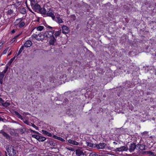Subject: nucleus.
<instances>
[{"label":"nucleus","mask_w":156,"mask_h":156,"mask_svg":"<svg viewBox=\"0 0 156 156\" xmlns=\"http://www.w3.org/2000/svg\"><path fill=\"white\" fill-rule=\"evenodd\" d=\"M30 124L32 125V126L36 130H38V127H37L35 125H34V124L31 123Z\"/></svg>","instance_id":"nucleus-44"},{"label":"nucleus","mask_w":156,"mask_h":156,"mask_svg":"<svg viewBox=\"0 0 156 156\" xmlns=\"http://www.w3.org/2000/svg\"><path fill=\"white\" fill-rule=\"evenodd\" d=\"M39 12L41 14L44 15H45L47 13V11L44 8H41V7L40 9V11H39Z\"/></svg>","instance_id":"nucleus-17"},{"label":"nucleus","mask_w":156,"mask_h":156,"mask_svg":"<svg viewBox=\"0 0 156 156\" xmlns=\"http://www.w3.org/2000/svg\"><path fill=\"white\" fill-rule=\"evenodd\" d=\"M10 134L12 135H13V134H14V133H13V132H10Z\"/></svg>","instance_id":"nucleus-56"},{"label":"nucleus","mask_w":156,"mask_h":156,"mask_svg":"<svg viewBox=\"0 0 156 156\" xmlns=\"http://www.w3.org/2000/svg\"><path fill=\"white\" fill-rule=\"evenodd\" d=\"M73 17H74V18H73V20H75V17H75V16L74 15L73 16Z\"/></svg>","instance_id":"nucleus-59"},{"label":"nucleus","mask_w":156,"mask_h":156,"mask_svg":"<svg viewBox=\"0 0 156 156\" xmlns=\"http://www.w3.org/2000/svg\"><path fill=\"white\" fill-rule=\"evenodd\" d=\"M96 147L98 149H103L106 146V144L105 143H100L99 144H96Z\"/></svg>","instance_id":"nucleus-7"},{"label":"nucleus","mask_w":156,"mask_h":156,"mask_svg":"<svg viewBox=\"0 0 156 156\" xmlns=\"http://www.w3.org/2000/svg\"><path fill=\"white\" fill-rule=\"evenodd\" d=\"M42 133L44 134H45L46 135H47L48 136H51V133H50L48 132L46 130H42Z\"/></svg>","instance_id":"nucleus-23"},{"label":"nucleus","mask_w":156,"mask_h":156,"mask_svg":"<svg viewBox=\"0 0 156 156\" xmlns=\"http://www.w3.org/2000/svg\"><path fill=\"white\" fill-rule=\"evenodd\" d=\"M44 29V27L43 26H39L37 27H36L34 28L32 31H33L34 30L36 29L37 30L41 31Z\"/></svg>","instance_id":"nucleus-16"},{"label":"nucleus","mask_w":156,"mask_h":156,"mask_svg":"<svg viewBox=\"0 0 156 156\" xmlns=\"http://www.w3.org/2000/svg\"><path fill=\"white\" fill-rule=\"evenodd\" d=\"M13 13V11L12 9H10L7 12V14L8 15H11Z\"/></svg>","instance_id":"nucleus-36"},{"label":"nucleus","mask_w":156,"mask_h":156,"mask_svg":"<svg viewBox=\"0 0 156 156\" xmlns=\"http://www.w3.org/2000/svg\"><path fill=\"white\" fill-rule=\"evenodd\" d=\"M32 7L35 12H39L40 11V9L41 8L40 5L37 3H36L34 5L32 6Z\"/></svg>","instance_id":"nucleus-3"},{"label":"nucleus","mask_w":156,"mask_h":156,"mask_svg":"<svg viewBox=\"0 0 156 156\" xmlns=\"http://www.w3.org/2000/svg\"><path fill=\"white\" fill-rule=\"evenodd\" d=\"M87 146L91 147H96V144H92L90 142H87Z\"/></svg>","instance_id":"nucleus-18"},{"label":"nucleus","mask_w":156,"mask_h":156,"mask_svg":"<svg viewBox=\"0 0 156 156\" xmlns=\"http://www.w3.org/2000/svg\"><path fill=\"white\" fill-rule=\"evenodd\" d=\"M36 4L35 0H30V5L31 7Z\"/></svg>","instance_id":"nucleus-37"},{"label":"nucleus","mask_w":156,"mask_h":156,"mask_svg":"<svg viewBox=\"0 0 156 156\" xmlns=\"http://www.w3.org/2000/svg\"><path fill=\"white\" fill-rule=\"evenodd\" d=\"M11 54H12V52L10 51V52L8 54V55H10Z\"/></svg>","instance_id":"nucleus-60"},{"label":"nucleus","mask_w":156,"mask_h":156,"mask_svg":"<svg viewBox=\"0 0 156 156\" xmlns=\"http://www.w3.org/2000/svg\"><path fill=\"white\" fill-rule=\"evenodd\" d=\"M61 33V30H59L58 31H56L55 34V36L56 38L58 36H59Z\"/></svg>","instance_id":"nucleus-29"},{"label":"nucleus","mask_w":156,"mask_h":156,"mask_svg":"<svg viewBox=\"0 0 156 156\" xmlns=\"http://www.w3.org/2000/svg\"><path fill=\"white\" fill-rule=\"evenodd\" d=\"M3 79H0V83L2 84L3 83Z\"/></svg>","instance_id":"nucleus-53"},{"label":"nucleus","mask_w":156,"mask_h":156,"mask_svg":"<svg viewBox=\"0 0 156 156\" xmlns=\"http://www.w3.org/2000/svg\"><path fill=\"white\" fill-rule=\"evenodd\" d=\"M16 39H15L14 37L12 39V42H15L16 41Z\"/></svg>","instance_id":"nucleus-54"},{"label":"nucleus","mask_w":156,"mask_h":156,"mask_svg":"<svg viewBox=\"0 0 156 156\" xmlns=\"http://www.w3.org/2000/svg\"><path fill=\"white\" fill-rule=\"evenodd\" d=\"M56 79L53 77H50V81L51 83H54L56 82Z\"/></svg>","instance_id":"nucleus-31"},{"label":"nucleus","mask_w":156,"mask_h":156,"mask_svg":"<svg viewBox=\"0 0 156 156\" xmlns=\"http://www.w3.org/2000/svg\"><path fill=\"white\" fill-rule=\"evenodd\" d=\"M64 101H66V102H67V101H68V100L67 99H64Z\"/></svg>","instance_id":"nucleus-57"},{"label":"nucleus","mask_w":156,"mask_h":156,"mask_svg":"<svg viewBox=\"0 0 156 156\" xmlns=\"http://www.w3.org/2000/svg\"><path fill=\"white\" fill-rule=\"evenodd\" d=\"M2 154L0 151V156H2Z\"/></svg>","instance_id":"nucleus-63"},{"label":"nucleus","mask_w":156,"mask_h":156,"mask_svg":"<svg viewBox=\"0 0 156 156\" xmlns=\"http://www.w3.org/2000/svg\"><path fill=\"white\" fill-rule=\"evenodd\" d=\"M62 28H63L62 33H66V32H65V31H64V30H66L67 31V32H68V31L69 30V28L66 26H64Z\"/></svg>","instance_id":"nucleus-27"},{"label":"nucleus","mask_w":156,"mask_h":156,"mask_svg":"<svg viewBox=\"0 0 156 156\" xmlns=\"http://www.w3.org/2000/svg\"><path fill=\"white\" fill-rule=\"evenodd\" d=\"M29 113L28 112H27V113H26V114H27V115H29Z\"/></svg>","instance_id":"nucleus-64"},{"label":"nucleus","mask_w":156,"mask_h":156,"mask_svg":"<svg viewBox=\"0 0 156 156\" xmlns=\"http://www.w3.org/2000/svg\"><path fill=\"white\" fill-rule=\"evenodd\" d=\"M128 149V148L127 147L125 146H123L121 147H120L116 148L115 150H113L114 151H126Z\"/></svg>","instance_id":"nucleus-2"},{"label":"nucleus","mask_w":156,"mask_h":156,"mask_svg":"<svg viewBox=\"0 0 156 156\" xmlns=\"http://www.w3.org/2000/svg\"><path fill=\"white\" fill-rule=\"evenodd\" d=\"M10 105V104L9 102H4L2 104V106H3L4 107H7L8 106H9Z\"/></svg>","instance_id":"nucleus-28"},{"label":"nucleus","mask_w":156,"mask_h":156,"mask_svg":"<svg viewBox=\"0 0 156 156\" xmlns=\"http://www.w3.org/2000/svg\"><path fill=\"white\" fill-rule=\"evenodd\" d=\"M9 49V48L8 47L6 49H5L3 51V54H5L7 53V51Z\"/></svg>","instance_id":"nucleus-46"},{"label":"nucleus","mask_w":156,"mask_h":156,"mask_svg":"<svg viewBox=\"0 0 156 156\" xmlns=\"http://www.w3.org/2000/svg\"><path fill=\"white\" fill-rule=\"evenodd\" d=\"M57 22L58 23H63L62 20L59 17H57Z\"/></svg>","instance_id":"nucleus-35"},{"label":"nucleus","mask_w":156,"mask_h":156,"mask_svg":"<svg viewBox=\"0 0 156 156\" xmlns=\"http://www.w3.org/2000/svg\"><path fill=\"white\" fill-rule=\"evenodd\" d=\"M4 102V101L3 99L1 98H0V105H2Z\"/></svg>","instance_id":"nucleus-47"},{"label":"nucleus","mask_w":156,"mask_h":156,"mask_svg":"<svg viewBox=\"0 0 156 156\" xmlns=\"http://www.w3.org/2000/svg\"><path fill=\"white\" fill-rule=\"evenodd\" d=\"M24 46L23 45L21 47V48H20V49L19 50V51L18 53V54L17 55V56H18L21 53V52H22V51L24 49Z\"/></svg>","instance_id":"nucleus-30"},{"label":"nucleus","mask_w":156,"mask_h":156,"mask_svg":"<svg viewBox=\"0 0 156 156\" xmlns=\"http://www.w3.org/2000/svg\"><path fill=\"white\" fill-rule=\"evenodd\" d=\"M15 114L16 115L17 117L20 119L21 120L23 119V118L22 116L20 115L18 112L15 111Z\"/></svg>","instance_id":"nucleus-24"},{"label":"nucleus","mask_w":156,"mask_h":156,"mask_svg":"<svg viewBox=\"0 0 156 156\" xmlns=\"http://www.w3.org/2000/svg\"><path fill=\"white\" fill-rule=\"evenodd\" d=\"M21 2L17 1L15 4H12V5H13L15 7V8L17 9V8L21 5Z\"/></svg>","instance_id":"nucleus-21"},{"label":"nucleus","mask_w":156,"mask_h":156,"mask_svg":"<svg viewBox=\"0 0 156 156\" xmlns=\"http://www.w3.org/2000/svg\"><path fill=\"white\" fill-rule=\"evenodd\" d=\"M46 140V138L44 136H40V137L38 140L39 142H43L44 141Z\"/></svg>","instance_id":"nucleus-25"},{"label":"nucleus","mask_w":156,"mask_h":156,"mask_svg":"<svg viewBox=\"0 0 156 156\" xmlns=\"http://www.w3.org/2000/svg\"><path fill=\"white\" fill-rule=\"evenodd\" d=\"M32 43L31 41L30 40H27L24 43V47L28 48L30 47L32 45Z\"/></svg>","instance_id":"nucleus-10"},{"label":"nucleus","mask_w":156,"mask_h":156,"mask_svg":"<svg viewBox=\"0 0 156 156\" xmlns=\"http://www.w3.org/2000/svg\"><path fill=\"white\" fill-rule=\"evenodd\" d=\"M47 143L49 144L51 146L55 147L57 146V144L55 142L52 140H49L47 141Z\"/></svg>","instance_id":"nucleus-12"},{"label":"nucleus","mask_w":156,"mask_h":156,"mask_svg":"<svg viewBox=\"0 0 156 156\" xmlns=\"http://www.w3.org/2000/svg\"><path fill=\"white\" fill-rule=\"evenodd\" d=\"M47 16L51 17L53 20L55 19V16L54 14L51 12H47L46 14Z\"/></svg>","instance_id":"nucleus-19"},{"label":"nucleus","mask_w":156,"mask_h":156,"mask_svg":"<svg viewBox=\"0 0 156 156\" xmlns=\"http://www.w3.org/2000/svg\"><path fill=\"white\" fill-rule=\"evenodd\" d=\"M47 28H48V31L50 30H53V29H54V27H52L50 26H47Z\"/></svg>","instance_id":"nucleus-43"},{"label":"nucleus","mask_w":156,"mask_h":156,"mask_svg":"<svg viewBox=\"0 0 156 156\" xmlns=\"http://www.w3.org/2000/svg\"><path fill=\"white\" fill-rule=\"evenodd\" d=\"M16 32V30H15V29H13V30L12 31H11V33L12 34H13L14 33H15Z\"/></svg>","instance_id":"nucleus-52"},{"label":"nucleus","mask_w":156,"mask_h":156,"mask_svg":"<svg viewBox=\"0 0 156 156\" xmlns=\"http://www.w3.org/2000/svg\"><path fill=\"white\" fill-rule=\"evenodd\" d=\"M12 150L13 154L12 156H16V151L14 150V148L13 147H12Z\"/></svg>","instance_id":"nucleus-34"},{"label":"nucleus","mask_w":156,"mask_h":156,"mask_svg":"<svg viewBox=\"0 0 156 156\" xmlns=\"http://www.w3.org/2000/svg\"><path fill=\"white\" fill-rule=\"evenodd\" d=\"M3 119L2 118L0 117V121H3Z\"/></svg>","instance_id":"nucleus-55"},{"label":"nucleus","mask_w":156,"mask_h":156,"mask_svg":"<svg viewBox=\"0 0 156 156\" xmlns=\"http://www.w3.org/2000/svg\"><path fill=\"white\" fill-rule=\"evenodd\" d=\"M20 13L25 14L26 13V10L24 8H20Z\"/></svg>","instance_id":"nucleus-22"},{"label":"nucleus","mask_w":156,"mask_h":156,"mask_svg":"<svg viewBox=\"0 0 156 156\" xmlns=\"http://www.w3.org/2000/svg\"><path fill=\"white\" fill-rule=\"evenodd\" d=\"M5 156H8L7 154V153L6 151L5 152Z\"/></svg>","instance_id":"nucleus-62"},{"label":"nucleus","mask_w":156,"mask_h":156,"mask_svg":"<svg viewBox=\"0 0 156 156\" xmlns=\"http://www.w3.org/2000/svg\"><path fill=\"white\" fill-rule=\"evenodd\" d=\"M137 147L138 148L139 150H144L146 149V146L142 144H137L136 145Z\"/></svg>","instance_id":"nucleus-9"},{"label":"nucleus","mask_w":156,"mask_h":156,"mask_svg":"<svg viewBox=\"0 0 156 156\" xmlns=\"http://www.w3.org/2000/svg\"><path fill=\"white\" fill-rule=\"evenodd\" d=\"M89 156H101L100 155L96 154L94 152H91V153L90 154Z\"/></svg>","instance_id":"nucleus-32"},{"label":"nucleus","mask_w":156,"mask_h":156,"mask_svg":"<svg viewBox=\"0 0 156 156\" xmlns=\"http://www.w3.org/2000/svg\"><path fill=\"white\" fill-rule=\"evenodd\" d=\"M23 122L25 124L28 125H30V122L28 120H27L23 118V119H22Z\"/></svg>","instance_id":"nucleus-26"},{"label":"nucleus","mask_w":156,"mask_h":156,"mask_svg":"<svg viewBox=\"0 0 156 156\" xmlns=\"http://www.w3.org/2000/svg\"><path fill=\"white\" fill-rule=\"evenodd\" d=\"M32 137H33L35 138V139H37L38 140L39 137H40V136L39 135H32Z\"/></svg>","instance_id":"nucleus-40"},{"label":"nucleus","mask_w":156,"mask_h":156,"mask_svg":"<svg viewBox=\"0 0 156 156\" xmlns=\"http://www.w3.org/2000/svg\"><path fill=\"white\" fill-rule=\"evenodd\" d=\"M113 144H117L118 143L116 142H113Z\"/></svg>","instance_id":"nucleus-61"},{"label":"nucleus","mask_w":156,"mask_h":156,"mask_svg":"<svg viewBox=\"0 0 156 156\" xmlns=\"http://www.w3.org/2000/svg\"><path fill=\"white\" fill-rule=\"evenodd\" d=\"M29 131L31 132H33V133H36L37 134H39V133L38 132L35 131H34V130H33L32 129H30Z\"/></svg>","instance_id":"nucleus-45"},{"label":"nucleus","mask_w":156,"mask_h":156,"mask_svg":"<svg viewBox=\"0 0 156 156\" xmlns=\"http://www.w3.org/2000/svg\"><path fill=\"white\" fill-rule=\"evenodd\" d=\"M12 146L11 145H9L8 146V147H7L6 149L7 152L8 153V154L10 156H12V154L11 153V150H12Z\"/></svg>","instance_id":"nucleus-11"},{"label":"nucleus","mask_w":156,"mask_h":156,"mask_svg":"<svg viewBox=\"0 0 156 156\" xmlns=\"http://www.w3.org/2000/svg\"><path fill=\"white\" fill-rule=\"evenodd\" d=\"M4 74L2 72H0V79H3Z\"/></svg>","instance_id":"nucleus-42"},{"label":"nucleus","mask_w":156,"mask_h":156,"mask_svg":"<svg viewBox=\"0 0 156 156\" xmlns=\"http://www.w3.org/2000/svg\"><path fill=\"white\" fill-rule=\"evenodd\" d=\"M44 26H45L46 27H47V26H49L48 24H44Z\"/></svg>","instance_id":"nucleus-58"},{"label":"nucleus","mask_w":156,"mask_h":156,"mask_svg":"<svg viewBox=\"0 0 156 156\" xmlns=\"http://www.w3.org/2000/svg\"><path fill=\"white\" fill-rule=\"evenodd\" d=\"M56 40L54 36H53L51 39L49 41V44L50 45H53L56 42Z\"/></svg>","instance_id":"nucleus-14"},{"label":"nucleus","mask_w":156,"mask_h":156,"mask_svg":"<svg viewBox=\"0 0 156 156\" xmlns=\"http://www.w3.org/2000/svg\"><path fill=\"white\" fill-rule=\"evenodd\" d=\"M137 147L136 145L134 143L131 144L128 148L130 152H133L135 148Z\"/></svg>","instance_id":"nucleus-4"},{"label":"nucleus","mask_w":156,"mask_h":156,"mask_svg":"<svg viewBox=\"0 0 156 156\" xmlns=\"http://www.w3.org/2000/svg\"><path fill=\"white\" fill-rule=\"evenodd\" d=\"M32 37L33 38H34L36 39L38 41H43L44 40V38H38L37 34H34L32 35Z\"/></svg>","instance_id":"nucleus-15"},{"label":"nucleus","mask_w":156,"mask_h":156,"mask_svg":"<svg viewBox=\"0 0 156 156\" xmlns=\"http://www.w3.org/2000/svg\"><path fill=\"white\" fill-rule=\"evenodd\" d=\"M53 138H54V139H57L62 142H64L65 141V140L62 137L57 136L55 135L53 136Z\"/></svg>","instance_id":"nucleus-20"},{"label":"nucleus","mask_w":156,"mask_h":156,"mask_svg":"<svg viewBox=\"0 0 156 156\" xmlns=\"http://www.w3.org/2000/svg\"><path fill=\"white\" fill-rule=\"evenodd\" d=\"M44 34V33L43 32H42L40 33L39 34H37L38 36H39L40 37L39 38H42L43 37H44V36L43 35Z\"/></svg>","instance_id":"nucleus-33"},{"label":"nucleus","mask_w":156,"mask_h":156,"mask_svg":"<svg viewBox=\"0 0 156 156\" xmlns=\"http://www.w3.org/2000/svg\"><path fill=\"white\" fill-rule=\"evenodd\" d=\"M150 151H145V153L147 154H149Z\"/></svg>","instance_id":"nucleus-51"},{"label":"nucleus","mask_w":156,"mask_h":156,"mask_svg":"<svg viewBox=\"0 0 156 156\" xmlns=\"http://www.w3.org/2000/svg\"><path fill=\"white\" fill-rule=\"evenodd\" d=\"M26 6L27 8L31 12H32V13H33L34 12H32V10L30 9L28 6H27V4H26Z\"/></svg>","instance_id":"nucleus-50"},{"label":"nucleus","mask_w":156,"mask_h":156,"mask_svg":"<svg viewBox=\"0 0 156 156\" xmlns=\"http://www.w3.org/2000/svg\"><path fill=\"white\" fill-rule=\"evenodd\" d=\"M149 154V156H154L156 155V153L151 151Z\"/></svg>","instance_id":"nucleus-41"},{"label":"nucleus","mask_w":156,"mask_h":156,"mask_svg":"<svg viewBox=\"0 0 156 156\" xmlns=\"http://www.w3.org/2000/svg\"><path fill=\"white\" fill-rule=\"evenodd\" d=\"M35 84H37L39 86H40L41 84L40 82L39 81L36 82Z\"/></svg>","instance_id":"nucleus-49"},{"label":"nucleus","mask_w":156,"mask_h":156,"mask_svg":"<svg viewBox=\"0 0 156 156\" xmlns=\"http://www.w3.org/2000/svg\"><path fill=\"white\" fill-rule=\"evenodd\" d=\"M16 56H15L13 58H11L10 60L8 62V64L9 65H10L13 62Z\"/></svg>","instance_id":"nucleus-39"},{"label":"nucleus","mask_w":156,"mask_h":156,"mask_svg":"<svg viewBox=\"0 0 156 156\" xmlns=\"http://www.w3.org/2000/svg\"><path fill=\"white\" fill-rule=\"evenodd\" d=\"M8 69V66L7 65H6L5 67V69H4L3 71L2 72L3 74H5L6 72H7V70Z\"/></svg>","instance_id":"nucleus-38"},{"label":"nucleus","mask_w":156,"mask_h":156,"mask_svg":"<svg viewBox=\"0 0 156 156\" xmlns=\"http://www.w3.org/2000/svg\"><path fill=\"white\" fill-rule=\"evenodd\" d=\"M0 133L2 134V135L7 139L9 140L10 139L11 136L7 133L5 132L2 129L0 131Z\"/></svg>","instance_id":"nucleus-5"},{"label":"nucleus","mask_w":156,"mask_h":156,"mask_svg":"<svg viewBox=\"0 0 156 156\" xmlns=\"http://www.w3.org/2000/svg\"><path fill=\"white\" fill-rule=\"evenodd\" d=\"M68 142L70 144H71L74 145H78L79 144V143L76 142V141L72 140L71 139H69L68 140Z\"/></svg>","instance_id":"nucleus-13"},{"label":"nucleus","mask_w":156,"mask_h":156,"mask_svg":"<svg viewBox=\"0 0 156 156\" xmlns=\"http://www.w3.org/2000/svg\"><path fill=\"white\" fill-rule=\"evenodd\" d=\"M76 154L77 156H81L82 155H83L84 153L82 150L78 149L76 150Z\"/></svg>","instance_id":"nucleus-8"},{"label":"nucleus","mask_w":156,"mask_h":156,"mask_svg":"<svg viewBox=\"0 0 156 156\" xmlns=\"http://www.w3.org/2000/svg\"><path fill=\"white\" fill-rule=\"evenodd\" d=\"M22 18L18 19L16 20V21L18 22L19 23V24L18 25V27L19 28H21L23 27L25 25V23L24 22H22Z\"/></svg>","instance_id":"nucleus-6"},{"label":"nucleus","mask_w":156,"mask_h":156,"mask_svg":"<svg viewBox=\"0 0 156 156\" xmlns=\"http://www.w3.org/2000/svg\"><path fill=\"white\" fill-rule=\"evenodd\" d=\"M54 31L55 30H50L44 32L43 35L44 37H43V38H44V39L45 38H51V37H52L53 36H54L53 34L54 33Z\"/></svg>","instance_id":"nucleus-1"},{"label":"nucleus","mask_w":156,"mask_h":156,"mask_svg":"<svg viewBox=\"0 0 156 156\" xmlns=\"http://www.w3.org/2000/svg\"><path fill=\"white\" fill-rule=\"evenodd\" d=\"M22 32L17 34V35L14 37V38L16 40L17 38L22 34Z\"/></svg>","instance_id":"nucleus-48"}]
</instances>
